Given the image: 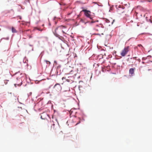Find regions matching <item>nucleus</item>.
<instances>
[{
	"label": "nucleus",
	"mask_w": 152,
	"mask_h": 152,
	"mask_svg": "<svg viewBox=\"0 0 152 152\" xmlns=\"http://www.w3.org/2000/svg\"><path fill=\"white\" fill-rule=\"evenodd\" d=\"M66 28V27L65 26H61L58 27L56 28L55 32H54V34L57 37H58L59 35L57 34V30L58 29L61 30L63 33H65V32L62 30L63 28Z\"/></svg>",
	"instance_id": "f257e3e1"
},
{
	"label": "nucleus",
	"mask_w": 152,
	"mask_h": 152,
	"mask_svg": "<svg viewBox=\"0 0 152 152\" xmlns=\"http://www.w3.org/2000/svg\"><path fill=\"white\" fill-rule=\"evenodd\" d=\"M129 46L125 47L124 49H123L122 50L121 53V55L122 56H125L127 54V53L129 51Z\"/></svg>",
	"instance_id": "f03ea898"
},
{
	"label": "nucleus",
	"mask_w": 152,
	"mask_h": 152,
	"mask_svg": "<svg viewBox=\"0 0 152 152\" xmlns=\"http://www.w3.org/2000/svg\"><path fill=\"white\" fill-rule=\"evenodd\" d=\"M82 12H85V15L87 17L91 19V16L90 15L91 12L87 10H83Z\"/></svg>",
	"instance_id": "7ed1b4c3"
},
{
	"label": "nucleus",
	"mask_w": 152,
	"mask_h": 152,
	"mask_svg": "<svg viewBox=\"0 0 152 152\" xmlns=\"http://www.w3.org/2000/svg\"><path fill=\"white\" fill-rule=\"evenodd\" d=\"M22 84V81L20 78H17V80L16 83L14 84V86L15 87H16V85H17L18 86H20Z\"/></svg>",
	"instance_id": "20e7f679"
},
{
	"label": "nucleus",
	"mask_w": 152,
	"mask_h": 152,
	"mask_svg": "<svg viewBox=\"0 0 152 152\" xmlns=\"http://www.w3.org/2000/svg\"><path fill=\"white\" fill-rule=\"evenodd\" d=\"M104 28L103 25L102 24H99L96 25L95 27V29L96 31L101 30Z\"/></svg>",
	"instance_id": "39448f33"
},
{
	"label": "nucleus",
	"mask_w": 152,
	"mask_h": 152,
	"mask_svg": "<svg viewBox=\"0 0 152 152\" xmlns=\"http://www.w3.org/2000/svg\"><path fill=\"white\" fill-rule=\"evenodd\" d=\"M135 70V68H131L129 70V73L131 75H132L134 73V71Z\"/></svg>",
	"instance_id": "423d86ee"
},
{
	"label": "nucleus",
	"mask_w": 152,
	"mask_h": 152,
	"mask_svg": "<svg viewBox=\"0 0 152 152\" xmlns=\"http://www.w3.org/2000/svg\"><path fill=\"white\" fill-rule=\"evenodd\" d=\"M12 31L13 33H16L17 31L13 27H12Z\"/></svg>",
	"instance_id": "0eeeda50"
},
{
	"label": "nucleus",
	"mask_w": 152,
	"mask_h": 152,
	"mask_svg": "<svg viewBox=\"0 0 152 152\" xmlns=\"http://www.w3.org/2000/svg\"><path fill=\"white\" fill-rule=\"evenodd\" d=\"M136 58H137L136 57H134L132 58H131V60L133 59L134 60V61H132V63H134L135 61L136 60Z\"/></svg>",
	"instance_id": "6e6552de"
},
{
	"label": "nucleus",
	"mask_w": 152,
	"mask_h": 152,
	"mask_svg": "<svg viewBox=\"0 0 152 152\" xmlns=\"http://www.w3.org/2000/svg\"><path fill=\"white\" fill-rule=\"evenodd\" d=\"M45 61L46 62L47 64H48L49 65H50V63L49 61L47 60H45Z\"/></svg>",
	"instance_id": "1a4fd4ad"
},
{
	"label": "nucleus",
	"mask_w": 152,
	"mask_h": 152,
	"mask_svg": "<svg viewBox=\"0 0 152 152\" xmlns=\"http://www.w3.org/2000/svg\"><path fill=\"white\" fill-rule=\"evenodd\" d=\"M57 85H58V87L59 88H60V85L59 84H56L54 86V88H56V86H57Z\"/></svg>",
	"instance_id": "9d476101"
},
{
	"label": "nucleus",
	"mask_w": 152,
	"mask_h": 152,
	"mask_svg": "<svg viewBox=\"0 0 152 152\" xmlns=\"http://www.w3.org/2000/svg\"><path fill=\"white\" fill-rule=\"evenodd\" d=\"M138 46L139 47H142L143 48V47L142 46V45H140H140H138Z\"/></svg>",
	"instance_id": "9b49d317"
},
{
	"label": "nucleus",
	"mask_w": 152,
	"mask_h": 152,
	"mask_svg": "<svg viewBox=\"0 0 152 152\" xmlns=\"http://www.w3.org/2000/svg\"><path fill=\"white\" fill-rule=\"evenodd\" d=\"M65 79V77H63L62 78V80H63V79Z\"/></svg>",
	"instance_id": "f8f14e48"
},
{
	"label": "nucleus",
	"mask_w": 152,
	"mask_h": 152,
	"mask_svg": "<svg viewBox=\"0 0 152 152\" xmlns=\"http://www.w3.org/2000/svg\"><path fill=\"white\" fill-rule=\"evenodd\" d=\"M114 20H113V22H112V24H113V22H114Z\"/></svg>",
	"instance_id": "ddd939ff"
},
{
	"label": "nucleus",
	"mask_w": 152,
	"mask_h": 152,
	"mask_svg": "<svg viewBox=\"0 0 152 152\" xmlns=\"http://www.w3.org/2000/svg\"><path fill=\"white\" fill-rule=\"evenodd\" d=\"M70 14H71V13H69V14H68V15H70Z\"/></svg>",
	"instance_id": "4468645a"
},
{
	"label": "nucleus",
	"mask_w": 152,
	"mask_h": 152,
	"mask_svg": "<svg viewBox=\"0 0 152 152\" xmlns=\"http://www.w3.org/2000/svg\"><path fill=\"white\" fill-rule=\"evenodd\" d=\"M80 123V121H79V123H77V124H77H79V123Z\"/></svg>",
	"instance_id": "2eb2a0df"
},
{
	"label": "nucleus",
	"mask_w": 152,
	"mask_h": 152,
	"mask_svg": "<svg viewBox=\"0 0 152 152\" xmlns=\"http://www.w3.org/2000/svg\"><path fill=\"white\" fill-rule=\"evenodd\" d=\"M53 126H54L55 125V124H53Z\"/></svg>",
	"instance_id": "dca6fc26"
},
{
	"label": "nucleus",
	"mask_w": 152,
	"mask_h": 152,
	"mask_svg": "<svg viewBox=\"0 0 152 152\" xmlns=\"http://www.w3.org/2000/svg\"><path fill=\"white\" fill-rule=\"evenodd\" d=\"M135 48H137V47H136Z\"/></svg>",
	"instance_id": "f3484780"
}]
</instances>
